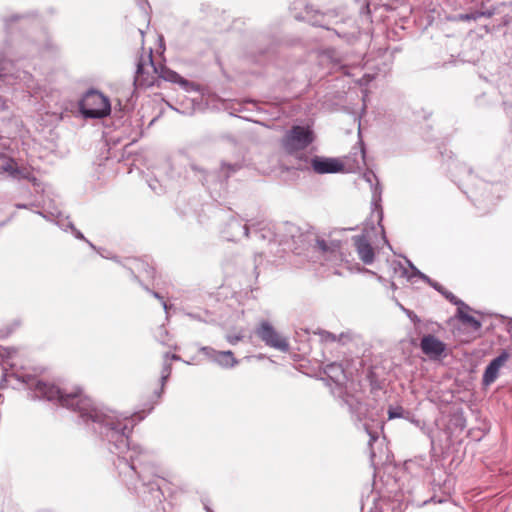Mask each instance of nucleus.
<instances>
[{
  "label": "nucleus",
  "mask_w": 512,
  "mask_h": 512,
  "mask_svg": "<svg viewBox=\"0 0 512 512\" xmlns=\"http://www.w3.org/2000/svg\"><path fill=\"white\" fill-rule=\"evenodd\" d=\"M15 378L34 391L35 396L48 401H55L61 406L79 413L84 422L91 421L98 424L100 433L110 443V451L118 455V458L128 463V459L122 456L125 452L135 453L138 446H130L129 435L132 432L135 421L130 416H123L114 411L103 412L97 409L92 401L77 389L73 392H65L54 384L37 380L29 374L15 373Z\"/></svg>",
  "instance_id": "obj_1"
},
{
  "label": "nucleus",
  "mask_w": 512,
  "mask_h": 512,
  "mask_svg": "<svg viewBox=\"0 0 512 512\" xmlns=\"http://www.w3.org/2000/svg\"><path fill=\"white\" fill-rule=\"evenodd\" d=\"M80 111L86 118H103L110 114V101L102 93L90 90L80 101Z\"/></svg>",
  "instance_id": "obj_2"
},
{
  "label": "nucleus",
  "mask_w": 512,
  "mask_h": 512,
  "mask_svg": "<svg viewBox=\"0 0 512 512\" xmlns=\"http://www.w3.org/2000/svg\"><path fill=\"white\" fill-rule=\"evenodd\" d=\"M314 141L313 131L309 127L293 126L282 139L284 150L291 154L297 155L303 151Z\"/></svg>",
  "instance_id": "obj_3"
},
{
  "label": "nucleus",
  "mask_w": 512,
  "mask_h": 512,
  "mask_svg": "<svg viewBox=\"0 0 512 512\" xmlns=\"http://www.w3.org/2000/svg\"><path fill=\"white\" fill-rule=\"evenodd\" d=\"M275 236L280 243L288 245L292 249L301 248L306 242L307 235L293 223L284 222L277 226Z\"/></svg>",
  "instance_id": "obj_4"
},
{
  "label": "nucleus",
  "mask_w": 512,
  "mask_h": 512,
  "mask_svg": "<svg viewBox=\"0 0 512 512\" xmlns=\"http://www.w3.org/2000/svg\"><path fill=\"white\" fill-rule=\"evenodd\" d=\"M141 453L142 451L139 446L135 453L125 452L122 456L128 459V463H126L123 458H119L120 463H118V466H121V463H123L129 470L138 475L144 486L152 485L153 483L150 477L156 475L155 469L152 466L143 465L141 463L137 464L136 460Z\"/></svg>",
  "instance_id": "obj_5"
},
{
  "label": "nucleus",
  "mask_w": 512,
  "mask_h": 512,
  "mask_svg": "<svg viewBox=\"0 0 512 512\" xmlns=\"http://www.w3.org/2000/svg\"><path fill=\"white\" fill-rule=\"evenodd\" d=\"M258 337L269 347L286 352L289 349L287 339L281 336L267 321L260 323L256 330Z\"/></svg>",
  "instance_id": "obj_6"
},
{
  "label": "nucleus",
  "mask_w": 512,
  "mask_h": 512,
  "mask_svg": "<svg viewBox=\"0 0 512 512\" xmlns=\"http://www.w3.org/2000/svg\"><path fill=\"white\" fill-rule=\"evenodd\" d=\"M201 352L210 360L217 363L221 367L230 368L238 364L232 351H217L211 347H202Z\"/></svg>",
  "instance_id": "obj_7"
},
{
  "label": "nucleus",
  "mask_w": 512,
  "mask_h": 512,
  "mask_svg": "<svg viewBox=\"0 0 512 512\" xmlns=\"http://www.w3.org/2000/svg\"><path fill=\"white\" fill-rule=\"evenodd\" d=\"M509 359V353L503 351L499 356L494 358L486 367L483 374V384L486 386L491 385L498 378L500 369Z\"/></svg>",
  "instance_id": "obj_8"
},
{
  "label": "nucleus",
  "mask_w": 512,
  "mask_h": 512,
  "mask_svg": "<svg viewBox=\"0 0 512 512\" xmlns=\"http://www.w3.org/2000/svg\"><path fill=\"white\" fill-rule=\"evenodd\" d=\"M311 166L316 173H336L343 170V164L333 158H323L315 156L311 160Z\"/></svg>",
  "instance_id": "obj_9"
},
{
  "label": "nucleus",
  "mask_w": 512,
  "mask_h": 512,
  "mask_svg": "<svg viewBox=\"0 0 512 512\" xmlns=\"http://www.w3.org/2000/svg\"><path fill=\"white\" fill-rule=\"evenodd\" d=\"M356 247L359 258L365 264H371L374 261V250L371 246L370 240L366 234L356 235L352 238Z\"/></svg>",
  "instance_id": "obj_10"
},
{
  "label": "nucleus",
  "mask_w": 512,
  "mask_h": 512,
  "mask_svg": "<svg viewBox=\"0 0 512 512\" xmlns=\"http://www.w3.org/2000/svg\"><path fill=\"white\" fill-rule=\"evenodd\" d=\"M421 350L429 357H438L445 351L446 345L434 335H425L421 339Z\"/></svg>",
  "instance_id": "obj_11"
},
{
  "label": "nucleus",
  "mask_w": 512,
  "mask_h": 512,
  "mask_svg": "<svg viewBox=\"0 0 512 512\" xmlns=\"http://www.w3.org/2000/svg\"><path fill=\"white\" fill-rule=\"evenodd\" d=\"M316 247L321 253H323L326 261H330V262L334 263V262H337L338 260H341L339 242H336V241L326 242L323 239H318L316 241Z\"/></svg>",
  "instance_id": "obj_12"
},
{
  "label": "nucleus",
  "mask_w": 512,
  "mask_h": 512,
  "mask_svg": "<svg viewBox=\"0 0 512 512\" xmlns=\"http://www.w3.org/2000/svg\"><path fill=\"white\" fill-rule=\"evenodd\" d=\"M146 66L148 68H151L154 72H157V69L154 66V63H153V60H152V51H150V53L148 55L147 63H145V62H143L141 60L137 64V70H136V75H135V83L137 85L149 86V85H151L153 83V78L149 79L148 77H145Z\"/></svg>",
  "instance_id": "obj_13"
},
{
  "label": "nucleus",
  "mask_w": 512,
  "mask_h": 512,
  "mask_svg": "<svg viewBox=\"0 0 512 512\" xmlns=\"http://www.w3.org/2000/svg\"><path fill=\"white\" fill-rule=\"evenodd\" d=\"M160 76L169 82L180 84L186 91L197 90V86L168 68H162Z\"/></svg>",
  "instance_id": "obj_14"
},
{
  "label": "nucleus",
  "mask_w": 512,
  "mask_h": 512,
  "mask_svg": "<svg viewBox=\"0 0 512 512\" xmlns=\"http://www.w3.org/2000/svg\"><path fill=\"white\" fill-rule=\"evenodd\" d=\"M325 373L335 382H341L345 379L344 369L340 364L333 363L328 365L325 369Z\"/></svg>",
  "instance_id": "obj_15"
},
{
  "label": "nucleus",
  "mask_w": 512,
  "mask_h": 512,
  "mask_svg": "<svg viewBox=\"0 0 512 512\" xmlns=\"http://www.w3.org/2000/svg\"><path fill=\"white\" fill-rule=\"evenodd\" d=\"M318 335L320 336V339L323 342L343 341V339L346 337L344 333L340 334V336L337 337L335 334L325 330H320L318 332Z\"/></svg>",
  "instance_id": "obj_16"
},
{
  "label": "nucleus",
  "mask_w": 512,
  "mask_h": 512,
  "mask_svg": "<svg viewBox=\"0 0 512 512\" xmlns=\"http://www.w3.org/2000/svg\"><path fill=\"white\" fill-rule=\"evenodd\" d=\"M169 358H170L169 354H166L165 359H164L163 368L161 371L162 386H164L165 382L167 381V379L169 378V376L171 374V364L169 363Z\"/></svg>",
  "instance_id": "obj_17"
},
{
  "label": "nucleus",
  "mask_w": 512,
  "mask_h": 512,
  "mask_svg": "<svg viewBox=\"0 0 512 512\" xmlns=\"http://www.w3.org/2000/svg\"><path fill=\"white\" fill-rule=\"evenodd\" d=\"M229 226L232 229L236 228L239 230V233L237 235H233V240L236 239L238 235H243L247 237L249 234V227L247 224L241 225L238 221L233 220L229 223Z\"/></svg>",
  "instance_id": "obj_18"
},
{
  "label": "nucleus",
  "mask_w": 512,
  "mask_h": 512,
  "mask_svg": "<svg viewBox=\"0 0 512 512\" xmlns=\"http://www.w3.org/2000/svg\"><path fill=\"white\" fill-rule=\"evenodd\" d=\"M3 169L6 171V172H9L11 175L13 176H17L20 172H19V169L17 167H15L14 163L12 161L8 162L4 167Z\"/></svg>",
  "instance_id": "obj_19"
},
{
  "label": "nucleus",
  "mask_w": 512,
  "mask_h": 512,
  "mask_svg": "<svg viewBox=\"0 0 512 512\" xmlns=\"http://www.w3.org/2000/svg\"><path fill=\"white\" fill-rule=\"evenodd\" d=\"M243 339V335L242 334H236V335H231V334H228L226 335V340L228 341V343H230L231 345H235L237 344L239 341H241Z\"/></svg>",
  "instance_id": "obj_20"
},
{
  "label": "nucleus",
  "mask_w": 512,
  "mask_h": 512,
  "mask_svg": "<svg viewBox=\"0 0 512 512\" xmlns=\"http://www.w3.org/2000/svg\"><path fill=\"white\" fill-rule=\"evenodd\" d=\"M469 307H467L466 305L465 306H460L458 307V317L463 321V322H467V320H469L471 318V315L465 313L463 311V309H468Z\"/></svg>",
  "instance_id": "obj_21"
},
{
  "label": "nucleus",
  "mask_w": 512,
  "mask_h": 512,
  "mask_svg": "<svg viewBox=\"0 0 512 512\" xmlns=\"http://www.w3.org/2000/svg\"><path fill=\"white\" fill-rule=\"evenodd\" d=\"M402 408H390L389 411H388V415H389V418L390 419H394V418H400L402 417Z\"/></svg>",
  "instance_id": "obj_22"
},
{
  "label": "nucleus",
  "mask_w": 512,
  "mask_h": 512,
  "mask_svg": "<svg viewBox=\"0 0 512 512\" xmlns=\"http://www.w3.org/2000/svg\"><path fill=\"white\" fill-rule=\"evenodd\" d=\"M191 168L196 173H199V180L204 184V181L206 180V172L195 164H192Z\"/></svg>",
  "instance_id": "obj_23"
},
{
  "label": "nucleus",
  "mask_w": 512,
  "mask_h": 512,
  "mask_svg": "<svg viewBox=\"0 0 512 512\" xmlns=\"http://www.w3.org/2000/svg\"><path fill=\"white\" fill-rule=\"evenodd\" d=\"M444 295L450 302L458 305L459 307L465 306V304L461 300H458L451 292H446Z\"/></svg>",
  "instance_id": "obj_24"
},
{
  "label": "nucleus",
  "mask_w": 512,
  "mask_h": 512,
  "mask_svg": "<svg viewBox=\"0 0 512 512\" xmlns=\"http://www.w3.org/2000/svg\"><path fill=\"white\" fill-rule=\"evenodd\" d=\"M67 227L71 229L76 238L86 240L84 235L80 231H78L71 222H68Z\"/></svg>",
  "instance_id": "obj_25"
},
{
  "label": "nucleus",
  "mask_w": 512,
  "mask_h": 512,
  "mask_svg": "<svg viewBox=\"0 0 512 512\" xmlns=\"http://www.w3.org/2000/svg\"><path fill=\"white\" fill-rule=\"evenodd\" d=\"M466 323L470 324L475 330H478L481 327L480 321H478L473 316H471V318L469 320H467Z\"/></svg>",
  "instance_id": "obj_26"
},
{
  "label": "nucleus",
  "mask_w": 512,
  "mask_h": 512,
  "mask_svg": "<svg viewBox=\"0 0 512 512\" xmlns=\"http://www.w3.org/2000/svg\"><path fill=\"white\" fill-rule=\"evenodd\" d=\"M410 266L412 267V269L414 270V275H418L420 278H422L423 280L427 281L428 283L432 284L431 283V280L423 273H421L420 271H418L414 266H412L410 264Z\"/></svg>",
  "instance_id": "obj_27"
},
{
  "label": "nucleus",
  "mask_w": 512,
  "mask_h": 512,
  "mask_svg": "<svg viewBox=\"0 0 512 512\" xmlns=\"http://www.w3.org/2000/svg\"><path fill=\"white\" fill-rule=\"evenodd\" d=\"M151 293H152V295H153L155 298L159 299V300L162 302V305H163L164 310H165L166 312H168V308H169V307H168L167 303H166L165 301H163L162 296H161L159 293H157V292H151Z\"/></svg>",
  "instance_id": "obj_28"
},
{
  "label": "nucleus",
  "mask_w": 512,
  "mask_h": 512,
  "mask_svg": "<svg viewBox=\"0 0 512 512\" xmlns=\"http://www.w3.org/2000/svg\"><path fill=\"white\" fill-rule=\"evenodd\" d=\"M401 309H402L403 311H405V312L407 313V315H408V316H409L413 321H419V319L416 317V315H415L413 312H411V311H409V310L405 309L404 307H401Z\"/></svg>",
  "instance_id": "obj_29"
},
{
  "label": "nucleus",
  "mask_w": 512,
  "mask_h": 512,
  "mask_svg": "<svg viewBox=\"0 0 512 512\" xmlns=\"http://www.w3.org/2000/svg\"><path fill=\"white\" fill-rule=\"evenodd\" d=\"M367 433H368V434H369V436H370L369 445H371V444H372V442H373V441H375V440L377 439V437H378V436H377V433H374V434H373V433H372V432H370L369 430H367Z\"/></svg>",
  "instance_id": "obj_30"
},
{
  "label": "nucleus",
  "mask_w": 512,
  "mask_h": 512,
  "mask_svg": "<svg viewBox=\"0 0 512 512\" xmlns=\"http://www.w3.org/2000/svg\"><path fill=\"white\" fill-rule=\"evenodd\" d=\"M188 316H189L190 318H192V319H195V320H199V319H200L197 315L192 314V313H189V314H188Z\"/></svg>",
  "instance_id": "obj_31"
},
{
  "label": "nucleus",
  "mask_w": 512,
  "mask_h": 512,
  "mask_svg": "<svg viewBox=\"0 0 512 512\" xmlns=\"http://www.w3.org/2000/svg\"><path fill=\"white\" fill-rule=\"evenodd\" d=\"M381 231H382V233H383L384 242H385V243L390 247V245H389V243H388V241H387V239H386V237H385V235H384L383 227H381Z\"/></svg>",
  "instance_id": "obj_32"
},
{
  "label": "nucleus",
  "mask_w": 512,
  "mask_h": 512,
  "mask_svg": "<svg viewBox=\"0 0 512 512\" xmlns=\"http://www.w3.org/2000/svg\"><path fill=\"white\" fill-rule=\"evenodd\" d=\"M382 220V211H378V221L380 222Z\"/></svg>",
  "instance_id": "obj_33"
},
{
  "label": "nucleus",
  "mask_w": 512,
  "mask_h": 512,
  "mask_svg": "<svg viewBox=\"0 0 512 512\" xmlns=\"http://www.w3.org/2000/svg\"><path fill=\"white\" fill-rule=\"evenodd\" d=\"M205 510H206L207 512H212V510H211L207 505H205Z\"/></svg>",
  "instance_id": "obj_34"
},
{
  "label": "nucleus",
  "mask_w": 512,
  "mask_h": 512,
  "mask_svg": "<svg viewBox=\"0 0 512 512\" xmlns=\"http://www.w3.org/2000/svg\"><path fill=\"white\" fill-rule=\"evenodd\" d=\"M171 359H179V357H178V356H176V355H172V356H171Z\"/></svg>",
  "instance_id": "obj_35"
},
{
  "label": "nucleus",
  "mask_w": 512,
  "mask_h": 512,
  "mask_svg": "<svg viewBox=\"0 0 512 512\" xmlns=\"http://www.w3.org/2000/svg\"><path fill=\"white\" fill-rule=\"evenodd\" d=\"M434 288L440 291V287H438L436 284H433Z\"/></svg>",
  "instance_id": "obj_36"
},
{
  "label": "nucleus",
  "mask_w": 512,
  "mask_h": 512,
  "mask_svg": "<svg viewBox=\"0 0 512 512\" xmlns=\"http://www.w3.org/2000/svg\"><path fill=\"white\" fill-rule=\"evenodd\" d=\"M374 202H377V199L374 197ZM375 207L377 208V203H375Z\"/></svg>",
  "instance_id": "obj_37"
}]
</instances>
